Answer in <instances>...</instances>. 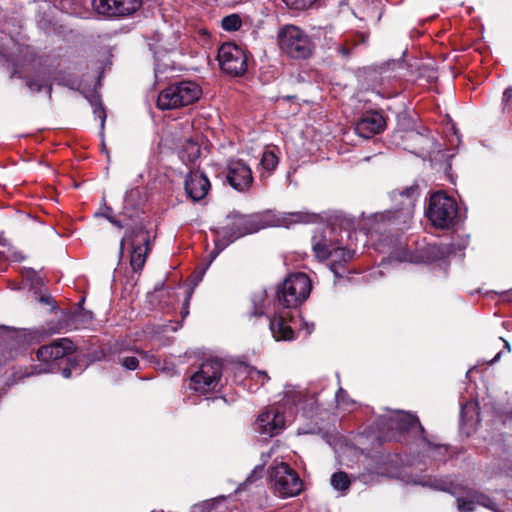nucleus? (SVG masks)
<instances>
[{
  "instance_id": "obj_28",
  "label": "nucleus",
  "mask_w": 512,
  "mask_h": 512,
  "mask_svg": "<svg viewBox=\"0 0 512 512\" xmlns=\"http://www.w3.org/2000/svg\"><path fill=\"white\" fill-rule=\"evenodd\" d=\"M330 484L334 490L345 494L351 485V479L347 473L339 471L332 474Z\"/></svg>"
},
{
  "instance_id": "obj_25",
  "label": "nucleus",
  "mask_w": 512,
  "mask_h": 512,
  "mask_svg": "<svg viewBox=\"0 0 512 512\" xmlns=\"http://www.w3.org/2000/svg\"><path fill=\"white\" fill-rule=\"evenodd\" d=\"M406 483L421 485L434 490L447 491L451 483L444 479L432 478L426 475L411 474L407 475V478L403 479Z\"/></svg>"
},
{
  "instance_id": "obj_17",
  "label": "nucleus",
  "mask_w": 512,
  "mask_h": 512,
  "mask_svg": "<svg viewBox=\"0 0 512 512\" xmlns=\"http://www.w3.org/2000/svg\"><path fill=\"white\" fill-rule=\"evenodd\" d=\"M218 61L222 70L231 75L239 76L247 70L245 51L233 43H225L219 48Z\"/></svg>"
},
{
  "instance_id": "obj_32",
  "label": "nucleus",
  "mask_w": 512,
  "mask_h": 512,
  "mask_svg": "<svg viewBox=\"0 0 512 512\" xmlns=\"http://www.w3.org/2000/svg\"><path fill=\"white\" fill-rule=\"evenodd\" d=\"M89 101L93 108L95 117L100 120L101 129H103L106 120V113L100 102V99L98 96H92Z\"/></svg>"
},
{
  "instance_id": "obj_1",
  "label": "nucleus",
  "mask_w": 512,
  "mask_h": 512,
  "mask_svg": "<svg viewBox=\"0 0 512 512\" xmlns=\"http://www.w3.org/2000/svg\"><path fill=\"white\" fill-rule=\"evenodd\" d=\"M74 349L73 342L68 338H60L49 345L41 346L36 352V357L40 364L32 366L31 371L23 374L21 377L43 373H57L59 371H61L64 378L71 377L73 372L80 374L82 369L77 368L76 356L71 357Z\"/></svg>"
},
{
  "instance_id": "obj_38",
  "label": "nucleus",
  "mask_w": 512,
  "mask_h": 512,
  "mask_svg": "<svg viewBox=\"0 0 512 512\" xmlns=\"http://www.w3.org/2000/svg\"><path fill=\"white\" fill-rule=\"evenodd\" d=\"M287 216L291 223H301L308 220V216L300 212L289 213Z\"/></svg>"
},
{
  "instance_id": "obj_16",
  "label": "nucleus",
  "mask_w": 512,
  "mask_h": 512,
  "mask_svg": "<svg viewBox=\"0 0 512 512\" xmlns=\"http://www.w3.org/2000/svg\"><path fill=\"white\" fill-rule=\"evenodd\" d=\"M28 344L29 339L25 332L4 326L0 328V354L3 361H10L22 355Z\"/></svg>"
},
{
  "instance_id": "obj_2",
  "label": "nucleus",
  "mask_w": 512,
  "mask_h": 512,
  "mask_svg": "<svg viewBox=\"0 0 512 512\" xmlns=\"http://www.w3.org/2000/svg\"><path fill=\"white\" fill-rule=\"evenodd\" d=\"M347 234L346 231H344ZM342 229L328 224L314 232L312 237V250L319 260L330 259V270L337 278L343 277L346 272L344 264L353 258L354 251L342 247Z\"/></svg>"
},
{
  "instance_id": "obj_48",
  "label": "nucleus",
  "mask_w": 512,
  "mask_h": 512,
  "mask_svg": "<svg viewBox=\"0 0 512 512\" xmlns=\"http://www.w3.org/2000/svg\"><path fill=\"white\" fill-rule=\"evenodd\" d=\"M135 191L134 190H131V191H127L126 192V195H125V203L128 204L129 203V197L134 193Z\"/></svg>"
},
{
  "instance_id": "obj_9",
  "label": "nucleus",
  "mask_w": 512,
  "mask_h": 512,
  "mask_svg": "<svg viewBox=\"0 0 512 512\" xmlns=\"http://www.w3.org/2000/svg\"><path fill=\"white\" fill-rule=\"evenodd\" d=\"M150 235L142 225H136L126 231L120 242V254L124 249L130 253V265L134 272L142 270L149 252Z\"/></svg>"
},
{
  "instance_id": "obj_23",
  "label": "nucleus",
  "mask_w": 512,
  "mask_h": 512,
  "mask_svg": "<svg viewBox=\"0 0 512 512\" xmlns=\"http://www.w3.org/2000/svg\"><path fill=\"white\" fill-rule=\"evenodd\" d=\"M476 505L488 508L493 512H502L490 497L482 493H475L467 499L459 498L457 500V506L460 512H472Z\"/></svg>"
},
{
  "instance_id": "obj_51",
  "label": "nucleus",
  "mask_w": 512,
  "mask_h": 512,
  "mask_svg": "<svg viewBox=\"0 0 512 512\" xmlns=\"http://www.w3.org/2000/svg\"><path fill=\"white\" fill-rule=\"evenodd\" d=\"M40 301H41V302L48 303V298H47V297L42 296V297L40 298Z\"/></svg>"
},
{
  "instance_id": "obj_55",
  "label": "nucleus",
  "mask_w": 512,
  "mask_h": 512,
  "mask_svg": "<svg viewBox=\"0 0 512 512\" xmlns=\"http://www.w3.org/2000/svg\"><path fill=\"white\" fill-rule=\"evenodd\" d=\"M3 246H6V240L3 239V243H2Z\"/></svg>"
},
{
  "instance_id": "obj_49",
  "label": "nucleus",
  "mask_w": 512,
  "mask_h": 512,
  "mask_svg": "<svg viewBox=\"0 0 512 512\" xmlns=\"http://www.w3.org/2000/svg\"><path fill=\"white\" fill-rule=\"evenodd\" d=\"M501 357V352H498L496 354V356L489 362V364H494L495 362H497Z\"/></svg>"
},
{
  "instance_id": "obj_43",
  "label": "nucleus",
  "mask_w": 512,
  "mask_h": 512,
  "mask_svg": "<svg viewBox=\"0 0 512 512\" xmlns=\"http://www.w3.org/2000/svg\"><path fill=\"white\" fill-rule=\"evenodd\" d=\"M101 215L109 222H111L115 218V216L113 215L112 208L107 206L105 207L104 212Z\"/></svg>"
},
{
  "instance_id": "obj_46",
  "label": "nucleus",
  "mask_w": 512,
  "mask_h": 512,
  "mask_svg": "<svg viewBox=\"0 0 512 512\" xmlns=\"http://www.w3.org/2000/svg\"><path fill=\"white\" fill-rule=\"evenodd\" d=\"M110 223L119 229L126 227V224L123 223L121 220L116 219V217Z\"/></svg>"
},
{
  "instance_id": "obj_8",
  "label": "nucleus",
  "mask_w": 512,
  "mask_h": 512,
  "mask_svg": "<svg viewBox=\"0 0 512 512\" xmlns=\"http://www.w3.org/2000/svg\"><path fill=\"white\" fill-rule=\"evenodd\" d=\"M379 429L387 432L389 438H395V432L413 433L418 436L419 441L426 442L425 430L420 424L416 415L404 411H391L388 415H383L378 420Z\"/></svg>"
},
{
  "instance_id": "obj_29",
  "label": "nucleus",
  "mask_w": 512,
  "mask_h": 512,
  "mask_svg": "<svg viewBox=\"0 0 512 512\" xmlns=\"http://www.w3.org/2000/svg\"><path fill=\"white\" fill-rule=\"evenodd\" d=\"M246 373L247 379L255 383V388L250 387V389L253 391L259 389L261 386H263L266 382L270 380V377L266 371L258 370L254 367H248Z\"/></svg>"
},
{
  "instance_id": "obj_50",
  "label": "nucleus",
  "mask_w": 512,
  "mask_h": 512,
  "mask_svg": "<svg viewBox=\"0 0 512 512\" xmlns=\"http://www.w3.org/2000/svg\"><path fill=\"white\" fill-rule=\"evenodd\" d=\"M502 340H503V342H504V347H505V349L509 352V351L511 350L509 342H508V341H506V340H504V339H502Z\"/></svg>"
},
{
  "instance_id": "obj_31",
  "label": "nucleus",
  "mask_w": 512,
  "mask_h": 512,
  "mask_svg": "<svg viewBox=\"0 0 512 512\" xmlns=\"http://www.w3.org/2000/svg\"><path fill=\"white\" fill-rule=\"evenodd\" d=\"M478 404L474 401L466 402L461 408V420L468 422L474 420V416L478 417Z\"/></svg>"
},
{
  "instance_id": "obj_52",
  "label": "nucleus",
  "mask_w": 512,
  "mask_h": 512,
  "mask_svg": "<svg viewBox=\"0 0 512 512\" xmlns=\"http://www.w3.org/2000/svg\"><path fill=\"white\" fill-rule=\"evenodd\" d=\"M159 72H160L159 67H156V69H155V76L156 77H158Z\"/></svg>"
},
{
  "instance_id": "obj_39",
  "label": "nucleus",
  "mask_w": 512,
  "mask_h": 512,
  "mask_svg": "<svg viewBox=\"0 0 512 512\" xmlns=\"http://www.w3.org/2000/svg\"><path fill=\"white\" fill-rule=\"evenodd\" d=\"M503 102L505 103L504 109L512 112V88H508L504 91Z\"/></svg>"
},
{
  "instance_id": "obj_7",
  "label": "nucleus",
  "mask_w": 512,
  "mask_h": 512,
  "mask_svg": "<svg viewBox=\"0 0 512 512\" xmlns=\"http://www.w3.org/2000/svg\"><path fill=\"white\" fill-rule=\"evenodd\" d=\"M425 214L436 228L449 229L457 223L458 205L453 197L435 192L429 199Z\"/></svg>"
},
{
  "instance_id": "obj_42",
  "label": "nucleus",
  "mask_w": 512,
  "mask_h": 512,
  "mask_svg": "<svg viewBox=\"0 0 512 512\" xmlns=\"http://www.w3.org/2000/svg\"><path fill=\"white\" fill-rule=\"evenodd\" d=\"M6 259L12 261H22L24 259V256L20 252L9 248L8 254L6 255Z\"/></svg>"
},
{
  "instance_id": "obj_24",
  "label": "nucleus",
  "mask_w": 512,
  "mask_h": 512,
  "mask_svg": "<svg viewBox=\"0 0 512 512\" xmlns=\"http://www.w3.org/2000/svg\"><path fill=\"white\" fill-rule=\"evenodd\" d=\"M278 164L279 158L275 152L271 149L264 150L257 167L260 180H267L273 174Z\"/></svg>"
},
{
  "instance_id": "obj_20",
  "label": "nucleus",
  "mask_w": 512,
  "mask_h": 512,
  "mask_svg": "<svg viewBox=\"0 0 512 512\" xmlns=\"http://www.w3.org/2000/svg\"><path fill=\"white\" fill-rule=\"evenodd\" d=\"M451 252L447 245L429 244L422 251L421 256H416L406 249L395 250L391 258L399 261L407 262H421V261H436L443 259L446 255Z\"/></svg>"
},
{
  "instance_id": "obj_3",
  "label": "nucleus",
  "mask_w": 512,
  "mask_h": 512,
  "mask_svg": "<svg viewBox=\"0 0 512 512\" xmlns=\"http://www.w3.org/2000/svg\"><path fill=\"white\" fill-rule=\"evenodd\" d=\"M271 224L269 214L243 215L236 212L229 214L224 224L214 229L217 237L215 240V248L210 254L211 258L204 268L203 273L229 244L245 235L258 232Z\"/></svg>"
},
{
  "instance_id": "obj_45",
  "label": "nucleus",
  "mask_w": 512,
  "mask_h": 512,
  "mask_svg": "<svg viewBox=\"0 0 512 512\" xmlns=\"http://www.w3.org/2000/svg\"><path fill=\"white\" fill-rule=\"evenodd\" d=\"M179 328L178 324H169L164 326V332H176Z\"/></svg>"
},
{
  "instance_id": "obj_15",
  "label": "nucleus",
  "mask_w": 512,
  "mask_h": 512,
  "mask_svg": "<svg viewBox=\"0 0 512 512\" xmlns=\"http://www.w3.org/2000/svg\"><path fill=\"white\" fill-rule=\"evenodd\" d=\"M279 45L283 52L295 59H305L312 53L310 38L294 25H287L282 29Z\"/></svg>"
},
{
  "instance_id": "obj_37",
  "label": "nucleus",
  "mask_w": 512,
  "mask_h": 512,
  "mask_svg": "<svg viewBox=\"0 0 512 512\" xmlns=\"http://www.w3.org/2000/svg\"><path fill=\"white\" fill-rule=\"evenodd\" d=\"M213 507L212 501H204L191 507V512H210Z\"/></svg>"
},
{
  "instance_id": "obj_44",
  "label": "nucleus",
  "mask_w": 512,
  "mask_h": 512,
  "mask_svg": "<svg viewBox=\"0 0 512 512\" xmlns=\"http://www.w3.org/2000/svg\"><path fill=\"white\" fill-rule=\"evenodd\" d=\"M0 62H10L9 55L6 53L4 49H0Z\"/></svg>"
},
{
  "instance_id": "obj_34",
  "label": "nucleus",
  "mask_w": 512,
  "mask_h": 512,
  "mask_svg": "<svg viewBox=\"0 0 512 512\" xmlns=\"http://www.w3.org/2000/svg\"><path fill=\"white\" fill-rule=\"evenodd\" d=\"M273 453H274V448H270L269 451H267V452H262L261 459H262L263 464L261 466H256L254 468L252 473L248 476L247 481L253 482L255 479H258L262 476V473H263L262 466L266 464V462L272 456Z\"/></svg>"
},
{
  "instance_id": "obj_13",
  "label": "nucleus",
  "mask_w": 512,
  "mask_h": 512,
  "mask_svg": "<svg viewBox=\"0 0 512 512\" xmlns=\"http://www.w3.org/2000/svg\"><path fill=\"white\" fill-rule=\"evenodd\" d=\"M269 476L275 494L282 498L296 496L302 491V480L287 463L272 466Z\"/></svg>"
},
{
  "instance_id": "obj_22",
  "label": "nucleus",
  "mask_w": 512,
  "mask_h": 512,
  "mask_svg": "<svg viewBox=\"0 0 512 512\" xmlns=\"http://www.w3.org/2000/svg\"><path fill=\"white\" fill-rule=\"evenodd\" d=\"M210 189V182L200 171H190L185 180V190L193 201L203 199Z\"/></svg>"
},
{
  "instance_id": "obj_10",
  "label": "nucleus",
  "mask_w": 512,
  "mask_h": 512,
  "mask_svg": "<svg viewBox=\"0 0 512 512\" xmlns=\"http://www.w3.org/2000/svg\"><path fill=\"white\" fill-rule=\"evenodd\" d=\"M12 76L26 79V86L32 93L45 90L48 97H51L52 71L48 67H37V59H25L22 64H13Z\"/></svg>"
},
{
  "instance_id": "obj_12",
  "label": "nucleus",
  "mask_w": 512,
  "mask_h": 512,
  "mask_svg": "<svg viewBox=\"0 0 512 512\" xmlns=\"http://www.w3.org/2000/svg\"><path fill=\"white\" fill-rule=\"evenodd\" d=\"M222 376V363L216 358L202 362L191 375L189 388L196 393L206 394L216 391Z\"/></svg>"
},
{
  "instance_id": "obj_33",
  "label": "nucleus",
  "mask_w": 512,
  "mask_h": 512,
  "mask_svg": "<svg viewBox=\"0 0 512 512\" xmlns=\"http://www.w3.org/2000/svg\"><path fill=\"white\" fill-rule=\"evenodd\" d=\"M265 299H266L265 291H260L253 295L252 303H253V315L254 316H261L264 314Z\"/></svg>"
},
{
  "instance_id": "obj_54",
  "label": "nucleus",
  "mask_w": 512,
  "mask_h": 512,
  "mask_svg": "<svg viewBox=\"0 0 512 512\" xmlns=\"http://www.w3.org/2000/svg\"><path fill=\"white\" fill-rule=\"evenodd\" d=\"M412 136H413V137H415V138H420V137H421V136H420L419 134H417V133L412 134Z\"/></svg>"
},
{
  "instance_id": "obj_47",
  "label": "nucleus",
  "mask_w": 512,
  "mask_h": 512,
  "mask_svg": "<svg viewBox=\"0 0 512 512\" xmlns=\"http://www.w3.org/2000/svg\"><path fill=\"white\" fill-rule=\"evenodd\" d=\"M140 355L142 356V358H145L148 361H152V359H154V356L149 355L147 352H140Z\"/></svg>"
},
{
  "instance_id": "obj_21",
  "label": "nucleus",
  "mask_w": 512,
  "mask_h": 512,
  "mask_svg": "<svg viewBox=\"0 0 512 512\" xmlns=\"http://www.w3.org/2000/svg\"><path fill=\"white\" fill-rule=\"evenodd\" d=\"M385 126L383 116L376 111L364 113L356 122L354 130L357 135L364 139H369L375 134L380 133Z\"/></svg>"
},
{
  "instance_id": "obj_26",
  "label": "nucleus",
  "mask_w": 512,
  "mask_h": 512,
  "mask_svg": "<svg viewBox=\"0 0 512 512\" xmlns=\"http://www.w3.org/2000/svg\"><path fill=\"white\" fill-rule=\"evenodd\" d=\"M200 156V147L198 143L191 139H186L185 143L181 147L179 151V158L180 160L185 163H193L196 161Z\"/></svg>"
},
{
  "instance_id": "obj_6",
  "label": "nucleus",
  "mask_w": 512,
  "mask_h": 512,
  "mask_svg": "<svg viewBox=\"0 0 512 512\" xmlns=\"http://www.w3.org/2000/svg\"><path fill=\"white\" fill-rule=\"evenodd\" d=\"M200 86L193 81H181L171 84L162 90L157 98V106L161 110H172L188 106L199 99Z\"/></svg>"
},
{
  "instance_id": "obj_18",
  "label": "nucleus",
  "mask_w": 512,
  "mask_h": 512,
  "mask_svg": "<svg viewBox=\"0 0 512 512\" xmlns=\"http://www.w3.org/2000/svg\"><path fill=\"white\" fill-rule=\"evenodd\" d=\"M92 5L98 14L121 18L134 14L142 0H93Z\"/></svg>"
},
{
  "instance_id": "obj_40",
  "label": "nucleus",
  "mask_w": 512,
  "mask_h": 512,
  "mask_svg": "<svg viewBox=\"0 0 512 512\" xmlns=\"http://www.w3.org/2000/svg\"><path fill=\"white\" fill-rule=\"evenodd\" d=\"M73 321L84 323L86 321H90L92 319L91 312H78L73 315Z\"/></svg>"
},
{
  "instance_id": "obj_41",
  "label": "nucleus",
  "mask_w": 512,
  "mask_h": 512,
  "mask_svg": "<svg viewBox=\"0 0 512 512\" xmlns=\"http://www.w3.org/2000/svg\"><path fill=\"white\" fill-rule=\"evenodd\" d=\"M335 399L338 404L346 405L349 403L347 392L342 388H339L338 391L336 392Z\"/></svg>"
},
{
  "instance_id": "obj_19",
  "label": "nucleus",
  "mask_w": 512,
  "mask_h": 512,
  "mask_svg": "<svg viewBox=\"0 0 512 512\" xmlns=\"http://www.w3.org/2000/svg\"><path fill=\"white\" fill-rule=\"evenodd\" d=\"M226 179L235 190L245 192L253 183L251 168L243 160H230L226 167Z\"/></svg>"
},
{
  "instance_id": "obj_35",
  "label": "nucleus",
  "mask_w": 512,
  "mask_h": 512,
  "mask_svg": "<svg viewBox=\"0 0 512 512\" xmlns=\"http://www.w3.org/2000/svg\"><path fill=\"white\" fill-rule=\"evenodd\" d=\"M241 18L237 14H231L222 19V28L225 31H236L241 27Z\"/></svg>"
},
{
  "instance_id": "obj_11",
  "label": "nucleus",
  "mask_w": 512,
  "mask_h": 512,
  "mask_svg": "<svg viewBox=\"0 0 512 512\" xmlns=\"http://www.w3.org/2000/svg\"><path fill=\"white\" fill-rule=\"evenodd\" d=\"M418 197L417 186H409L401 191H393L391 199L399 204V207L387 212L386 217L388 221L399 229L407 228L413 218L415 202Z\"/></svg>"
},
{
  "instance_id": "obj_14",
  "label": "nucleus",
  "mask_w": 512,
  "mask_h": 512,
  "mask_svg": "<svg viewBox=\"0 0 512 512\" xmlns=\"http://www.w3.org/2000/svg\"><path fill=\"white\" fill-rule=\"evenodd\" d=\"M271 333L276 341H290L295 338V328L306 330L310 335L314 331V324L296 317L290 310L275 313L269 324Z\"/></svg>"
},
{
  "instance_id": "obj_5",
  "label": "nucleus",
  "mask_w": 512,
  "mask_h": 512,
  "mask_svg": "<svg viewBox=\"0 0 512 512\" xmlns=\"http://www.w3.org/2000/svg\"><path fill=\"white\" fill-rule=\"evenodd\" d=\"M312 289L310 278L302 272L288 275L277 289V301L282 308L296 309L309 297Z\"/></svg>"
},
{
  "instance_id": "obj_4",
  "label": "nucleus",
  "mask_w": 512,
  "mask_h": 512,
  "mask_svg": "<svg viewBox=\"0 0 512 512\" xmlns=\"http://www.w3.org/2000/svg\"><path fill=\"white\" fill-rule=\"evenodd\" d=\"M302 398V391L299 387L287 385L283 391L284 405H289L288 417L294 415L295 406L298 405ZM286 412L280 409H271L260 414L256 420V430L263 435L270 437L278 434L284 427L287 421Z\"/></svg>"
},
{
  "instance_id": "obj_30",
  "label": "nucleus",
  "mask_w": 512,
  "mask_h": 512,
  "mask_svg": "<svg viewBox=\"0 0 512 512\" xmlns=\"http://www.w3.org/2000/svg\"><path fill=\"white\" fill-rule=\"evenodd\" d=\"M112 353L116 354V361L119 362L127 370H136L139 367V360L135 356H127L124 352L117 349H113Z\"/></svg>"
},
{
  "instance_id": "obj_53",
  "label": "nucleus",
  "mask_w": 512,
  "mask_h": 512,
  "mask_svg": "<svg viewBox=\"0 0 512 512\" xmlns=\"http://www.w3.org/2000/svg\"><path fill=\"white\" fill-rule=\"evenodd\" d=\"M507 418L512 419V411L507 414Z\"/></svg>"
},
{
  "instance_id": "obj_36",
  "label": "nucleus",
  "mask_w": 512,
  "mask_h": 512,
  "mask_svg": "<svg viewBox=\"0 0 512 512\" xmlns=\"http://www.w3.org/2000/svg\"><path fill=\"white\" fill-rule=\"evenodd\" d=\"M316 0H283L285 5L291 9L296 11L305 10L312 6V4Z\"/></svg>"
},
{
  "instance_id": "obj_27",
  "label": "nucleus",
  "mask_w": 512,
  "mask_h": 512,
  "mask_svg": "<svg viewBox=\"0 0 512 512\" xmlns=\"http://www.w3.org/2000/svg\"><path fill=\"white\" fill-rule=\"evenodd\" d=\"M422 447V450L427 453L434 460L442 461L445 459L448 454L449 448L444 445H439L431 442L426 438V442H421L419 444Z\"/></svg>"
}]
</instances>
